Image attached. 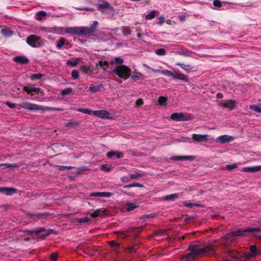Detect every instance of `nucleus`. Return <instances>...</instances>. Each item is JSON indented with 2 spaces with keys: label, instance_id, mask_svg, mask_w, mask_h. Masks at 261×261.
<instances>
[{
  "label": "nucleus",
  "instance_id": "obj_27",
  "mask_svg": "<svg viewBox=\"0 0 261 261\" xmlns=\"http://www.w3.org/2000/svg\"><path fill=\"white\" fill-rule=\"evenodd\" d=\"M179 196V195L178 193H174L172 194L169 195H167L165 197L163 198V199L164 200H171V201H174L175 199H177Z\"/></svg>",
  "mask_w": 261,
  "mask_h": 261
},
{
  "label": "nucleus",
  "instance_id": "obj_43",
  "mask_svg": "<svg viewBox=\"0 0 261 261\" xmlns=\"http://www.w3.org/2000/svg\"><path fill=\"white\" fill-rule=\"evenodd\" d=\"M155 54L158 56H164L166 54V51L164 48H159L155 50Z\"/></svg>",
  "mask_w": 261,
  "mask_h": 261
},
{
  "label": "nucleus",
  "instance_id": "obj_23",
  "mask_svg": "<svg viewBox=\"0 0 261 261\" xmlns=\"http://www.w3.org/2000/svg\"><path fill=\"white\" fill-rule=\"evenodd\" d=\"M43 232V233L41 234L39 238L41 240H44L47 236H49L51 233H55V231L54 229H45L44 228V230L41 231V233Z\"/></svg>",
  "mask_w": 261,
  "mask_h": 261
},
{
  "label": "nucleus",
  "instance_id": "obj_2",
  "mask_svg": "<svg viewBox=\"0 0 261 261\" xmlns=\"http://www.w3.org/2000/svg\"><path fill=\"white\" fill-rule=\"evenodd\" d=\"M261 232L259 227H248L243 228L237 229L227 233L225 238L226 240L232 241L236 237H244L247 236H254L255 234Z\"/></svg>",
  "mask_w": 261,
  "mask_h": 261
},
{
  "label": "nucleus",
  "instance_id": "obj_39",
  "mask_svg": "<svg viewBox=\"0 0 261 261\" xmlns=\"http://www.w3.org/2000/svg\"><path fill=\"white\" fill-rule=\"evenodd\" d=\"M32 87L33 85H32L27 86H24L23 87V90L26 92L28 94L33 95V93H32Z\"/></svg>",
  "mask_w": 261,
  "mask_h": 261
},
{
  "label": "nucleus",
  "instance_id": "obj_44",
  "mask_svg": "<svg viewBox=\"0 0 261 261\" xmlns=\"http://www.w3.org/2000/svg\"><path fill=\"white\" fill-rule=\"evenodd\" d=\"M2 34L6 36H9L12 34V31H10L7 29H3L1 30Z\"/></svg>",
  "mask_w": 261,
  "mask_h": 261
},
{
  "label": "nucleus",
  "instance_id": "obj_37",
  "mask_svg": "<svg viewBox=\"0 0 261 261\" xmlns=\"http://www.w3.org/2000/svg\"><path fill=\"white\" fill-rule=\"evenodd\" d=\"M132 187H143V185L138 182H134L132 184L125 185L123 186L124 189L132 188Z\"/></svg>",
  "mask_w": 261,
  "mask_h": 261
},
{
  "label": "nucleus",
  "instance_id": "obj_14",
  "mask_svg": "<svg viewBox=\"0 0 261 261\" xmlns=\"http://www.w3.org/2000/svg\"><path fill=\"white\" fill-rule=\"evenodd\" d=\"M13 61L17 63L27 64L29 62V59L24 56H16L13 58Z\"/></svg>",
  "mask_w": 261,
  "mask_h": 261
},
{
  "label": "nucleus",
  "instance_id": "obj_61",
  "mask_svg": "<svg viewBox=\"0 0 261 261\" xmlns=\"http://www.w3.org/2000/svg\"><path fill=\"white\" fill-rule=\"evenodd\" d=\"M123 62V60L120 57H116L115 58V63L116 64H122Z\"/></svg>",
  "mask_w": 261,
  "mask_h": 261
},
{
  "label": "nucleus",
  "instance_id": "obj_54",
  "mask_svg": "<svg viewBox=\"0 0 261 261\" xmlns=\"http://www.w3.org/2000/svg\"><path fill=\"white\" fill-rule=\"evenodd\" d=\"M33 92H34L35 94H39L40 93H42V92L41 91V89L40 88L34 87L33 86L32 88V93H33Z\"/></svg>",
  "mask_w": 261,
  "mask_h": 261
},
{
  "label": "nucleus",
  "instance_id": "obj_45",
  "mask_svg": "<svg viewBox=\"0 0 261 261\" xmlns=\"http://www.w3.org/2000/svg\"><path fill=\"white\" fill-rule=\"evenodd\" d=\"M72 89L71 88H67L63 90L61 92V95L63 96L68 95L71 93Z\"/></svg>",
  "mask_w": 261,
  "mask_h": 261
},
{
  "label": "nucleus",
  "instance_id": "obj_57",
  "mask_svg": "<svg viewBox=\"0 0 261 261\" xmlns=\"http://www.w3.org/2000/svg\"><path fill=\"white\" fill-rule=\"evenodd\" d=\"M58 168L60 171H64L65 169L70 170L72 169L73 167H72L71 166H58Z\"/></svg>",
  "mask_w": 261,
  "mask_h": 261
},
{
  "label": "nucleus",
  "instance_id": "obj_1",
  "mask_svg": "<svg viewBox=\"0 0 261 261\" xmlns=\"http://www.w3.org/2000/svg\"><path fill=\"white\" fill-rule=\"evenodd\" d=\"M54 29V28H51ZM54 32L59 34L67 33L81 36H89L93 34V31L86 27H74L67 28H55Z\"/></svg>",
  "mask_w": 261,
  "mask_h": 261
},
{
  "label": "nucleus",
  "instance_id": "obj_34",
  "mask_svg": "<svg viewBox=\"0 0 261 261\" xmlns=\"http://www.w3.org/2000/svg\"><path fill=\"white\" fill-rule=\"evenodd\" d=\"M108 243L115 250H116L120 246V244L114 240L109 241Z\"/></svg>",
  "mask_w": 261,
  "mask_h": 261
},
{
  "label": "nucleus",
  "instance_id": "obj_31",
  "mask_svg": "<svg viewBox=\"0 0 261 261\" xmlns=\"http://www.w3.org/2000/svg\"><path fill=\"white\" fill-rule=\"evenodd\" d=\"M250 250L251 251V253L250 254L251 256L254 257L259 254L257 252V248L256 245L251 246L250 247Z\"/></svg>",
  "mask_w": 261,
  "mask_h": 261
},
{
  "label": "nucleus",
  "instance_id": "obj_58",
  "mask_svg": "<svg viewBox=\"0 0 261 261\" xmlns=\"http://www.w3.org/2000/svg\"><path fill=\"white\" fill-rule=\"evenodd\" d=\"M100 169L107 172L111 171L112 170V168L111 167H108V166L105 164L101 165Z\"/></svg>",
  "mask_w": 261,
  "mask_h": 261
},
{
  "label": "nucleus",
  "instance_id": "obj_8",
  "mask_svg": "<svg viewBox=\"0 0 261 261\" xmlns=\"http://www.w3.org/2000/svg\"><path fill=\"white\" fill-rule=\"evenodd\" d=\"M25 215L30 218H33L37 220L38 219L45 218L46 217L49 215V214L48 213H36L33 212H28L25 213Z\"/></svg>",
  "mask_w": 261,
  "mask_h": 261
},
{
  "label": "nucleus",
  "instance_id": "obj_53",
  "mask_svg": "<svg viewBox=\"0 0 261 261\" xmlns=\"http://www.w3.org/2000/svg\"><path fill=\"white\" fill-rule=\"evenodd\" d=\"M250 109L257 113H261V107L257 106H252L250 107Z\"/></svg>",
  "mask_w": 261,
  "mask_h": 261
},
{
  "label": "nucleus",
  "instance_id": "obj_55",
  "mask_svg": "<svg viewBox=\"0 0 261 261\" xmlns=\"http://www.w3.org/2000/svg\"><path fill=\"white\" fill-rule=\"evenodd\" d=\"M71 76L74 79H77L79 75V71L77 70H73L71 72Z\"/></svg>",
  "mask_w": 261,
  "mask_h": 261
},
{
  "label": "nucleus",
  "instance_id": "obj_35",
  "mask_svg": "<svg viewBox=\"0 0 261 261\" xmlns=\"http://www.w3.org/2000/svg\"><path fill=\"white\" fill-rule=\"evenodd\" d=\"M121 30L124 36H127L131 34V30L128 27H122Z\"/></svg>",
  "mask_w": 261,
  "mask_h": 261
},
{
  "label": "nucleus",
  "instance_id": "obj_18",
  "mask_svg": "<svg viewBox=\"0 0 261 261\" xmlns=\"http://www.w3.org/2000/svg\"><path fill=\"white\" fill-rule=\"evenodd\" d=\"M207 135H197V134H193L192 136V139L197 142H201L207 141Z\"/></svg>",
  "mask_w": 261,
  "mask_h": 261
},
{
  "label": "nucleus",
  "instance_id": "obj_10",
  "mask_svg": "<svg viewBox=\"0 0 261 261\" xmlns=\"http://www.w3.org/2000/svg\"><path fill=\"white\" fill-rule=\"evenodd\" d=\"M17 190L13 188L0 187V193L6 195H12L16 193Z\"/></svg>",
  "mask_w": 261,
  "mask_h": 261
},
{
  "label": "nucleus",
  "instance_id": "obj_51",
  "mask_svg": "<svg viewBox=\"0 0 261 261\" xmlns=\"http://www.w3.org/2000/svg\"><path fill=\"white\" fill-rule=\"evenodd\" d=\"M46 15V13L45 11H39L37 13V19L41 20L43 17Z\"/></svg>",
  "mask_w": 261,
  "mask_h": 261
},
{
  "label": "nucleus",
  "instance_id": "obj_47",
  "mask_svg": "<svg viewBox=\"0 0 261 261\" xmlns=\"http://www.w3.org/2000/svg\"><path fill=\"white\" fill-rule=\"evenodd\" d=\"M65 39L64 38H61L58 42L56 46L59 48H61L65 44Z\"/></svg>",
  "mask_w": 261,
  "mask_h": 261
},
{
  "label": "nucleus",
  "instance_id": "obj_11",
  "mask_svg": "<svg viewBox=\"0 0 261 261\" xmlns=\"http://www.w3.org/2000/svg\"><path fill=\"white\" fill-rule=\"evenodd\" d=\"M195 159V157L192 155H177L173 156L170 158L171 160L173 161H184L189 160L192 161Z\"/></svg>",
  "mask_w": 261,
  "mask_h": 261
},
{
  "label": "nucleus",
  "instance_id": "obj_56",
  "mask_svg": "<svg viewBox=\"0 0 261 261\" xmlns=\"http://www.w3.org/2000/svg\"><path fill=\"white\" fill-rule=\"evenodd\" d=\"M213 5L216 7L220 8L222 6V2L220 0H214Z\"/></svg>",
  "mask_w": 261,
  "mask_h": 261
},
{
  "label": "nucleus",
  "instance_id": "obj_38",
  "mask_svg": "<svg viewBox=\"0 0 261 261\" xmlns=\"http://www.w3.org/2000/svg\"><path fill=\"white\" fill-rule=\"evenodd\" d=\"M167 98L165 96H160L158 99V102L161 106H164L166 105Z\"/></svg>",
  "mask_w": 261,
  "mask_h": 261
},
{
  "label": "nucleus",
  "instance_id": "obj_17",
  "mask_svg": "<svg viewBox=\"0 0 261 261\" xmlns=\"http://www.w3.org/2000/svg\"><path fill=\"white\" fill-rule=\"evenodd\" d=\"M90 216L93 218H96L100 216L107 215V212L102 208H98L94 212L90 213Z\"/></svg>",
  "mask_w": 261,
  "mask_h": 261
},
{
  "label": "nucleus",
  "instance_id": "obj_41",
  "mask_svg": "<svg viewBox=\"0 0 261 261\" xmlns=\"http://www.w3.org/2000/svg\"><path fill=\"white\" fill-rule=\"evenodd\" d=\"M42 76V74L41 73L32 74L30 79L33 81H35L41 79Z\"/></svg>",
  "mask_w": 261,
  "mask_h": 261
},
{
  "label": "nucleus",
  "instance_id": "obj_33",
  "mask_svg": "<svg viewBox=\"0 0 261 261\" xmlns=\"http://www.w3.org/2000/svg\"><path fill=\"white\" fill-rule=\"evenodd\" d=\"M99 67L103 70L106 71L109 67V63L107 61H99L98 62Z\"/></svg>",
  "mask_w": 261,
  "mask_h": 261
},
{
  "label": "nucleus",
  "instance_id": "obj_4",
  "mask_svg": "<svg viewBox=\"0 0 261 261\" xmlns=\"http://www.w3.org/2000/svg\"><path fill=\"white\" fill-rule=\"evenodd\" d=\"M20 106L25 109L37 111V110H43V111H62L63 109L61 108H55L50 107H42L36 104L31 103L27 102H24L20 105Z\"/></svg>",
  "mask_w": 261,
  "mask_h": 261
},
{
  "label": "nucleus",
  "instance_id": "obj_64",
  "mask_svg": "<svg viewBox=\"0 0 261 261\" xmlns=\"http://www.w3.org/2000/svg\"><path fill=\"white\" fill-rule=\"evenodd\" d=\"M121 180L124 182H128L130 181L127 176H123L121 177Z\"/></svg>",
  "mask_w": 261,
  "mask_h": 261
},
{
  "label": "nucleus",
  "instance_id": "obj_21",
  "mask_svg": "<svg viewBox=\"0 0 261 261\" xmlns=\"http://www.w3.org/2000/svg\"><path fill=\"white\" fill-rule=\"evenodd\" d=\"M103 9H107L109 10H112V7L111 6L110 3L108 2L105 1L102 4H99L97 6V10L98 11H101L102 13L103 12L102 10Z\"/></svg>",
  "mask_w": 261,
  "mask_h": 261
},
{
  "label": "nucleus",
  "instance_id": "obj_29",
  "mask_svg": "<svg viewBox=\"0 0 261 261\" xmlns=\"http://www.w3.org/2000/svg\"><path fill=\"white\" fill-rule=\"evenodd\" d=\"M79 58H72L70 60H68L67 62V65L70 66L71 67H75L78 64L79 61Z\"/></svg>",
  "mask_w": 261,
  "mask_h": 261
},
{
  "label": "nucleus",
  "instance_id": "obj_16",
  "mask_svg": "<svg viewBox=\"0 0 261 261\" xmlns=\"http://www.w3.org/2000/svg\"><path fill=\"white\" fill-rule=\"evenodd\" d=\"M218 140L221 143H229L232 141L234 140V138L232 136H230L229 135H222L219 136L218 138Z\"/></svg>",
  "mask_w": 261,
  "mask_h": 261
},
{
  "label": "nucleus",
  "instance_id": "obj_63",
  "mask_svg": "<svg viewBox=\"0 0 261 261\" xmlns=\"http://www.w3.org/2000/svg\"><path fill=\"white\" fill-rule=\"evenodd\" d=\"M158 20L159 21L158 22V23L160 24H162L165 22V18L163 16H161L158 18Z\"/></svg>",
  "mask_w": 261,
  "mask_h": 261
},
{
  "label": "nucleus",
  "instance_id": "obj_3",
  "mask_svg": "<svg viewBox=\"0 0 261 261\" xmlns=\"http://www.w3.org/2000/svg\"><path fill=\"white\" fill-rule=\"evenodd\" d=\"M214 253L213 247L211 245L205 246L202 248L193 249L190 253L186 254L182 258V261H194V260L199 256L204 255L206 254L208 255L213 254Z\"/></svg>",
  "mask_w": 261,
  "mask_h": 261
},
{
  "label": "nucleus",
  "instance_id": "obj_26",
  "mask_svg": "<svg viewBox=\"0 0 261 261\" xmlns=\"http://www.w3.org/2000/svg\"><path fill=\"white\" fill-rule=\"evenodd\" d=\"M176 53H177V54L179 55H182L185 57H189L190 56L191 54L192 53V51L186 48H185L178 49L176 51Z\"/></svg>",
  "mask_w": 261,
  "mask_h": 261
},
{
  "label": "nucleus",
  "instance_id": "obj_20",
  "mask_svg": "<svg viewBox=\"0 0 261 261\" xmlns=\"http://www.w3.org/2000/svg\"><path fill=\"white\" fill-rule=\"evenodd\" d=\"M173 78L175 79L180 80L186 82H187L189 81L188 77L186 75L177 71L174 72Z\"/></svg>",
  "mask_w": 261,
  "mask_h": 261
},
{
  "label": "nucleus",
  "instance_id": "obj_49",
  "mask_svg": "<svg viewBox=\"0 0 261 261\" xmlns=\"http://www.w3.org/2000/svg\"><path fill=\"white\" fill-rule=\"evenodd\" d=\"M80 70L85 73H88L90 71V67L87 65L82 66L80 67Z\"/></svg>",
  "mask_w": 261,
  "mask_h": 261
},
{
  "label": "nucleus",
  "instance_id": "obj_28",
  "mask_svg": "<svg viewBox=\"0 0 261 261\" xmlns=\"http://www.w3.org/2000/svg\"><path fill=\"white\" fill-rule=\"evenodd\" d=\"M91 221V219L90 218L85 217L80 218L76 219V222L82 224H88Z\"/></svg>",
  "mask_w": 261,
  "mask_h": 261
},
{
  "label": "nucleus",
  "instance_id": "obj_12",
  "mask_svg": "<svg viewBox=\"0 0 261 261\" xmlns=\"http://www.w3.org/2000/svg\"><path fill=\"white\" fill-rule=\"evenodd\" d=\"M103 89V84L99 83L97 84H91L89 90L93 93L101 91Z\"/></svg>",
  "mask_w": 261,
  "mask_h": 261
},
{
  "label": "nucleus",
  "instance_id": "obj_52",
  "mask_svg": "<svg viewBox=\"0 0 261 261\" xmlns=\"http://www.w3.org/2000/svg\"><path fill=\"white\" fill-rule=\"evenodd\" d=\"M98 22L97 21H94L93 23L91 25L90 29H92L93 31V33L95 31L96 28L98 27Z\"/></svg>",
  "mask_w": 261,
  "mask_h": 261
},
{
  "label": "nucleus",
  "instance_id": "obj_25",
  "mask_svg": "<svg viewBox=\"0 0 261 261\" xmlns=\"http://www.w3.org/2000/svg\"><path fill=\"white\" fill-rule=\"evenodd\" d=\"M108 158H111L113 156H116L118 159H121L123 157L122 152L117 151H111L107 153Z\"/></svg>",
  "mask_w": 261,
  "mask_h": 261
},
{
  "label": "nucleus",
  "instance_id": "obj_6",
  "mask_svg": "<svg viewBox=\"0 0 261 261\" xmlns=\"http://www.w3.org/2000/svg\"><path fill=\"white\" fill-rule=\"evenodd\" d=\"M40 41V37L35 35H30L26 39L27 43L31 46L35 48L39 47L41 46Z\"/></svg>",
  "mask_w": 261,
  "mask_h": 261
},
{
  "label": "nucleus",
  "instance_id": "obj_15",
  "mask_svg": "<svg viewBox=\"0 0 261 261\" xmlns=\"http://www.w3.org/2000/svg\"><path fill=\"white\" fill-rule=\"evenodd\" d=\"M93 115L101 118H108L109 117V113L106 110L94 111Z\"/></svg>",
  "mask_w": 261,
  "mask_h": 261
},
{
  "label": "nucleus",
  "instance_id": "obj_48",
  "mask_svg": "<svg viewBox=\"0 0 261 261\" xmlns=\"http://www.w3.org/2000/svg\"><path fill=\"white\" fill-rule=\"evenodd\" d=\"M238 167V165L237 164H233L232 165H227L225 166V169L228 170V171H231L233 169L237 168Z\"/></svg>",
  "mask_w": 261,
  "mask_h": 261
},
{
  "label": "nucleus",
  "instance_id": "obj_9",
  "mask_svg": "<svg viewBox=\"0 0 261 261\" xmlns=\"http://www.w3.org/2000/svg\"><path fill=\"white\" fill-rule=\"evenodd\" d=\"M236 103V101L232 100H224L220 105L222 108H228L232 110L235 108Z\"/></svg>",
  "mask_w": 261,
  "mask_h": 261
},
{
  "label": "nucleus",
  "instance_id": "obj_60",
  "mask_svg": "<svg viewBox=\"0 0 261 261\" xmlns=\"http://www.w3.org/2000/svg\"><path fill=\"white\" fill-rule=\"evenodd\" d=\"M58 257V254L56 252H54L50 255V258L52 260L55 261L57 260Z\"/></svg>",
  "mask_w": 261,
  "mask_h": 261
},
{
  "label": "nucleus",
  "instance_id": "obj_36",
  "mask_svg": "<svg viewBox=\"0 0 261 261\" xmlns=\"http://www.w3.org/2000/svg\"><path fill=\"white\" fill-rule=\"evenodd\" d=\"M199 248V247L198 242L196 241H193L189 245L188 249L191 251L192 250H193V249H197Z\"/></svg>",
  "mask_w": 261,
  "mask_h": 261
},
{
  "label": "nucleus",
  "instance_id": "obj_40",
  "mask_svg": "<svg viewBox=\"0 0 261 261\" xmlns=\"http://www.w3.org/2000/svg\"><path fill=\"white\" fill-rule=\"evenodd\" d=\"M184 203H185V205L186 207L191 208H192L194 206H196L197 207L201 206V204H196V203H190L187 201H185Z\"/></svg>",
  "mask_w": 261,
  "mask_h": 261
},
{
  "label": "nucleus",
  "instance_id": "obj_13",
  "mask_svg": "<svg viewBox=\"0 0 261 261\" xmlns=\"http://www.w3.org/2000/svg\"><path fill=\"white\" fill-rule=\"evenodd\" d=\"M89 195L91 197H110L112 195V193L108 192H91Z\"/></svg>",
  "mask_w": 261,
  "mask_h": 261
},
{
  "label": "nucleus",
  "instance_id": "obj_62",
  "mask_svg": "<svg viewBox=\"0 0 261 261\" xmlns=\"http://www.w3.org/2000/svg\"><path fill=\"white\" fill-rule=\"evenodd\" d=\"M20 166V164H18V163H13V164H10L9 168H18Z\"/></svg>",
  "mask_w": 261,
  "mask_h": 261
},
{
  "label": "nucleus",
  "instance_id": "obj_30",
  "mask_svg": "<svg viewBox=\"0 0 261 261\" xmlns=\"http://www.w3.org/2000/svg\"><path fill=\"white\" fill-rule=\"evenodd\" d=\"M176 65L180 66L181 68H182L184 70L187 71L188 72H189L191 71V69L192 68L191 67L190 65H185L184 63H181L179 62H177L175 64Z\"/></svg>",
  "mask_w": 261,
  "mask_h": 261
},
{
  "label": "nucleus",
  "instance_id": "obj_59",
  "mask_svg": "<svg viewBox=\"0 0 261 261\" xmlns=\"http://www.w3.org/2000/svg\"><path fill=\"white\" fill-rule=\"evenodd\" d=\"M142 74L140 73H137L136 74H134L132 75L131 78L134 80H140Z\"/></svg>",
  "mask_w": 261,
  "mask_h": 261
},
{
  "label": "nucleus",
  "instance_id": "obj_50",
  "mask_svg": "<svg viewBox=\"0 0 261 261\" xmlns=\"http://www.w3.org/2000/svg\"><path fill=\"white\" fill-rule=\"evenodd\" d=\"M79 111L89 115H93L94 112L93 111L87 109H79Z\"/></svg>",
  "mask_w": 261,
  "mask_h": 261
},
{
  "label": "nucleus",
  "instance_id": "obj_42",
  "mask_svg": "<svg viewBox=\"0 0 261 261\" xmlns=\"http://www.w3.org/2000/svg\"><path fill=\"white\" fill-rule=\"evenodd\" d=\"M155 16V11H151L149 14L146 15L145 18L147 20H150Z\"/></svg>",
  "mask_w": 261,
  "mask_h": 261
},
{
  "label": "nucleus",
  "instance_id": "obj_46",
  "mask_svg": "<svg viewBox=\"0 0 261 261\" xmlns=\"http://www.w3.org/2000/svg\"><path fill=\"white\" fill-rule=\"evenodd\" d=\"M131 179L139 178L142 176V175L139 173L135 172L129 174Z\"/></svg>",
  "mask_w": 261,
  "mask_h": 261
},
{
  "label": "nucleus",
  "instance_id": "obj_19",
  "mask_svg": "<svg viewBox=\"0 0 261 261\" xmlns=\"http://www.w3.org/2000/svg\"><path fill=\"white\" fill-rule=\"evenodd\" d=\"M139 206L138 203H131L129 202H126L124 205V208L127 212H129L134 210V209L138 207Z\"/></svg>",
  "mask_w": 261,
  "mask_h": 261
},
{
  "label": "nucleus",
  "instance_id": "obj_22",
  "mask_svg": "<svg viewBox=\"0 0 261 261\" xmlns=\"http://www.w3.org/2000/svg\"><path fill=\"white\" fill-rule=\"evenodd\" d=\"M43 230L44 227H39L34 229H24L23 230H20V231H22L24 233H27L29 234H32L33 233L37 234L40 233Z\"/></svg>",
  "mask_w": 261,
  "mask_h": 261
},
{
  "label": "nucleus",
  "instance_id": "obj_5",
  "mask_svg": "<svg viewBox=\"0 0 261 261\" xmlns=\"http://www.w3.org/2000/svg\"><path fill=\"white\" fill-rule=\"evenodd\" d=\"M113 72L117 74L120 78L124 80L127 79L131 74V69L125 65H120L116 66Z\"/></svg>",
  "mask_w": 261,
  "mask_h": 261
},
{
  "label": "nucleus",
  "instance_id": "obj_7",
  "mask_svg": "<svg viewBox=\"0 0 261 261\" xmlns=\"http://www.w3.org/2000/svg\"><path fill=\"white\" fill-rule=\"evenodd\" d=\"M172 120L176 121H183L189 120L188 117L185 116L182 113H173L170 117Z\"/></svg>",
  "mask_w": 261,
  "mask_h": 261
},
{
  "label": "nucleus",
  "instance_id": "obj_24",
  "mask_svg": "<svg viewBox=\"0 0 261 261\" xmlns=\"http://www.w3.org/2000/svg\"><path fill=\"white\" fill-rule=\"evenodd\" d=\"M261 170V166L246 167L243 168V171L246 172H255Z\"/></svg>",
  "mask_w": 261,
  "mask_h": 261
},
{
  "label": "nucleus",
  "instance_id": "obj_32",
  "mask_svg": "<svg viewBox=\"0 0 261 261\" xmlns=\"http://www.w3.org/2000/svg\"><path fill=\"white\" fill-rule=\"evenodd\" d=\"M152 71H159V72H161L162 73H163V74H165V75H166L167 76H172L173 77V75H174V72H172L170 70H154L153 69H151Z\"/></svg>",
  "mask_w": 261,
  "mask_h": 261
}]
</instances>
